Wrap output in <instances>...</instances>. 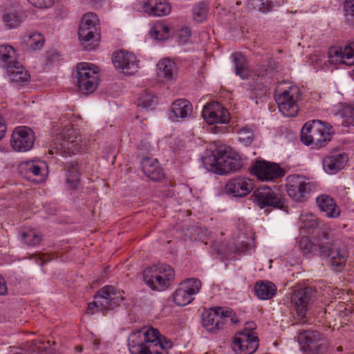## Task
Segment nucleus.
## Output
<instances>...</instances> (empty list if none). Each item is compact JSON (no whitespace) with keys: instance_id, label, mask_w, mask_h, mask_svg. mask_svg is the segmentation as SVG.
I'll use <instances>...</instances> for the list:
<instances>
[{"instance_id":"obj_38","label":"nucleus","mask_w":354,"mask_h":354,"mask_svg":"<svg viewBox=\"0 0 354 354\" xmlns=\"http://www.w3.org/2000/svg\"><path fill=\"white\" fill-rule=\"evenodd\" d=\"M3 21L8 29L15 28L19 26L21 19L15 11H6L3 15Z\"/></svg>"},{"instance_id":"obj_14","label":"nucleus","mask_w":354,"mask_h":354,"mask_svg":"<svg viewBox=\"0 0 354 354\" xmlns=\"http://www.w3.org/2000/svg\"><path fill=\"white\" fill-rule=\"evenodd\" d=\"M313 188V184L300 176H290L286 185L288 195L294 201L299 202L306 200Z\"/></svg>"},{"instance_id":"obj_43","label":"nucleus","mask_w":354,"mask_h":354,"mask_svg":"<svg viewBox=\"0 0 354 354\" xmlns=\"http://www.w3.org/2000/svg\"><path fill=\"white\" fill-rule=\"evenodd\" d=\"M239 139L245 145H250L254 138L253 130L249 127H244L239 132Z\"/></svg>"},{"instance_id":"obj_28","label":"nucleus","mask_w":354,"mask_h":354,"mask_svg":"<svg viewBox=\"0 0 354 354\" xmlns=\"http://www.w3.org/2000/svg\"><path fill=\"white\" fill-rule=\"evenodd\" d=\"M66 183L68 189H77L80 183V167L77 161H71L66 163Z\"/></svg>"},{"instance_id":"obj_46","label":"nucleus","mask_w":354,"mask_h":354,"mask_svg":"<svg viewBox=\"0 0 354 354\" xmlns=\"http://www.w3.org/2000/svg\"><path fill=\"white\" fill-rule=\"evenodd\" d=\"M85 24V26L98 27L99 19L96 14L93 12H88L83 15L80 25Z\"/></svg>"},{"instance_id":"obj_35","label":"nucleus","mask_w":354,"mask_h":354,"mask_svg":"<svg viewBox=\"0 0 354 354\" xmlns=\"http://www.w3.org/2000/svg\"><path fill=\"white\" fill-rule=\"evenodd\" d=\"M233 61L235 64L236 74L241 78H244L248 75L247 61L245 56L240 53L233 54Z\"/></svg>"},{"instance_id":"obj_34","label":"nucleus","mask_w":354,"mask_h":354,"mask_svg":"<svg viewBox=\"0 0 354 354\" xmlns=\"http://www.w3.org/2000/svg\"><path fill=\"white\" fill-rule=\"evenodd\" d=\"M44 41L43 35L38 32L29 33L23 37V41L32 50L41 49Z\"/></svg>"},{"instance_id":"obj_45","label":"nucleus","mask_w":354,"mask_h":354,"mask_svg":"<svg viewBox=\"0 0 354 354\" xmlns=\"http://www.w3.org/2000/svg\"><path fill=\"white\" fill-rule=\"evenodd\" d=\"M342 48L340 46H332L328 50V57L331 63L342 64Z\"/></svg>"},{"instance_id":"obj_56","label":"nucleus","mask_w":354,"mask_h":354,"mask_svg":"<svg viewBox=\"0 0 354 354\" xmlns=\"http://www.w3.org/2000/svg\"><path fill=\"white\" fill-rule=\"evenodd\" d=\"M6 131V125L3 121V118L0 115V140L4 136Z\"/></svg>"},{"instance_id":"obj_3","label":"nucleus","mask_w":354,"mask_h":354,"mask_svg":"<svg viewBox=\"0 0 354 354\" xmlns=\"http://www.w3.org/2000/svg\"><path fill=\"white\" fill-rule=\"evenodd\" d=\"M86 148V142L73 128L64 127L62 132L57 134L50 143L49 153L51 154L60 152L63 155L70 156L83 151Z\"/></svg>"},{"instance_id":"obj_48","label":"nucleus","mask_w":354,"mask_h":354,"mask_svg":"<svg viewBox=\"0 0 354 354\" xmlns=\"http://www.w3.org/2000/svg\"><path fill=\"white\" fill-rule=\"evenodd\" d=\"M346 21L354 26V0H346L344 2Z\"/></svg>"},{"instance_id":"obj_1","label":"nucleus","mask_w":354,"mask_h":354,"mask_svg":"<svg viewBox=\"0 0 354 354\" xmlns=\"http://www.w3.org/2000/svg\"><path fill=\"white\" fill-rule=\"evenodd\" d=\"M171 340L161 339L159 331L153 328H142L132 332L128 338V346L131 354H165L171 348Z\"/></svg>"},{"instance_id":"obj_57","label":"nucleus","mask_w":354,"mask_h":354,"mask_svg":"<svg viewBox=\"0 0 354 354\" xmlns=\"http://www.w3.org/2000/svg\"><path fill=\"white\" fill-rule=\"evenodd\" d=\"M94 346H95V348H97L98 345H100V340L99 339H95L93 342Z\"/></svg>"},{"instance_id":"obj_55","label":"nucleus","mask_w":354,"mask_h":354,"mask_svg":"<svg viewBox=\"0 0 354 354\" xmlns=\"http://www.w3.org/2000/svg\"><path fill=\"white\" fill-rule=\"evenodd\" d=\"M151 145L147 142H141L138 145V149L143 151V153H148L150 151Z\"/></svg>"},{"instance_id":"obj_20","label":"nucleus","mask_w":354,"mask_h":354,"mask_svg":"<svg viewBox=\"0 0 354 354\" xmlns=\"http://www.w3.org/2000/svg\"><path fill=\"white\" fill-rule=\"evenodd\" d=\"M253 189L252 180L245 177H237L230 180L225 185L227 194L235 197H243Z\"/></svg>"},{"instance_id":"obj_10","label":"nucleus","mask_w":354,"mask_h":354,"mask_svg":"<svg viewBox=\"0 0 354 354\" xmlns=\"http://www.w3.org/2000/svg\"><path fill=\"white\" fill-rule=\"evenodd\" d=\"M202 287L201 281L196 278L187 279L179 284L174 293V301L180 306L192 303L194 296L198 293Z\"/></svg>"},{"instance_id":"obj_18","label":"nucleus","mask_w":354,"mask_h":354,"mask_svg":"<svg viewBox=\"0 0 354 354\" xmlns=\"http://www.w3.org/2000/svg\"><path fill=\"white\" fill-rule=\"evenodd\" d=\"M313 294L312 288L306 287L297 290L291 297V301L294 304L299 320L302 323L306 322V313Z\"/></svg>"},{"instance_id":"obj_22","label":"nucleus","mask_w":354,"mask_h":354,"mask_svg":"<svg viewBox=\"0 0 354 354\" xmlns=\"http://www.w3.org/2000/svg\"><path fill=\"white\" fill-rule=\"evenodd\" d=\"M192 110L190 102L178 99L171 104L169 118L173 122H177L179 119L185 120L191 116Z\"/></svg>"},{"instance_id":"obj_24","label":"nucleus","mask_w":354,"mask_h":354,"mask_svg":"<svg viewBox=\"0 0 354 354\" xmlns=\"http://www.w3.org/2000/svg\"><path fill=\"white\" fill-rule=\"evenodd\" d=\"M348 158L345 153L333 154L323 159V168L326 173L335 174L344 168Z\"/></svg>"},{"instance_id":"obj_53","label":"nucleus","mask_w":354,"mask_h":354,"mask_svg":"<svg viewBox=\"0 0 354 354\" xmlns=\"http://www.w3.org/2000/svg\"><path fill=\"white\" fill-rule=\"evenodd\" d=\"M309 223H306L304 224V227L306 228H315L317 227V222L316 218L314 215L310 214L309 216Z\"/></svg>"},{"instance_id":"obj_23","label":"nucleus","mask_w":354,"mask_h":354,"mask_svg":"<svg viewBox=\"0 0 354 354\" xmlns=\"http://www.w3.org/2000/svg\"><path fill=\"white\" fill-rule=\"evenodd\" d=\"M46 165L44 162L29 160L23 162L19 165V169L24 174L26 177L30 179L32 177H39L38 179H33L34 181H41L44 178L42 171H44Z\"/></svg>"},{"instance_id":"obj_27","label":"nucleus","mask_w":354,"mask_h":354,"mask_svg":"<svg viewBox=\"0 0 354 354\" xmlns=\"http://www.w3.org/2000/svg\"><path fill=\"white\" fill-rule=\"evenodd\" d=\"M8 75L11 81L19 83H27L30 80V75L27 70L18 62L13 64L7 65L6 69Z\"/></svg>"},{"instance_id":"obj_5","label":"nucleus","mask_w":354,"mask_h":354,"mask_svg":"<svg viewBox=\"0 0 354 354\" xmlns=\"http://www.w3.org/2000/svg\"><path fill=\"white\" fill-rule=\"evenodd\" d=\"M301 140L311 148H320L330 140V133L320 120L306 122L301 131Z\"/></svg>"},{"instance_id":"obj_4","label":"nucleus","mask_w":354,"mask_h":354,"mask_svg":"<svg viewBox=\"0 0 354 354\" xmlns=\"http://www.w3.org/2000/svg\"><path fill=\"white\" fill-rule=\"evenodd\" d=\"M174 269L167 264L153 265L143 271L145 283L153 290L162 291L174 281Z\"/></svg>"},{"instance_id":"obj_58","label":"nucleus","mask_w":354,"mask_h":354,"mask_svg":"<svg viewBox=\"0 0 354 354\" xmlns=\"http://www.w3.org/2000/svg\"><path fill=\"white\" fill-rule=\"evenodd\" d=\"M267 71H268V70H266V71H265V72L259 71V75H266V74H267Z\"/></svg>"},{"instance_id":"obj_40","label":"nucleus","mask_w":354,"mask_h":354,"mask_svg":"<svg viewBox=\"0 0 354 354\" xmlns=\"http://www.w3.org/2000/svg\"><path fill=\"white\" fill-rule=\"evenodd\" d=\"M150 33L154 39L164 40L169 37V28L164 24H158L151 28Z\"/></svg>"},{"instance_id":"obj_60","label":"nucleus","mask_w":354,"mask_h":354,"mask_svg":"<svg viewBox=\"0 0 354 354\" xmlns=\"http://www.w3.org/2000/svg\"><path fill=\"white\" fill-rule=\"evenodd\" d=\"M247 250H248V244H245V249H244V250H245V251H246Z\"/></svg>"},{"instance_id":"obj_9","label":"nucleus","mask_w":354,"mask_h":354,"mask_svg":"<svg viewBox=\"0 0 354 354\" xmlns=\"http://www.w3.org/2000/svg\"><path fill=\"white\" fill-rule=\"evenodd\" d=\"M300 90L298 87H290L275 96V101L280 112L286 117L297 115L299 107L297 102L300 98Z\"/></svg>"},{"instance_id":"obj_41","label":"nucleus","mask_w":354,"mask_h":354,"mask_svg":"<svg viewBox=\"0 0 354 354\" xmlns=\"http://www.w3.org/2000/svg\"><path fill=\"white\" fill-rule=\"evenodd\" d=\"M157 104V97L154 95L148 93H145L140 95L138 101V106L145 109H151Z\"/></svg>"},{"instance_id":"obj_61","label":"nucleus","mask_w":354,"mask_h":354,"mask_svg":"<svg viewBox=\"0 0 354 354\" xmlns=\"http://www.w3.org/2000/svg\"><path fill=\"white\" fill-rule=\"evenodd\" d=\"M353 77H354V69L353 70Z\"/></svg>"},{"instance_id":"obj_2","label":"nucleus","mask_w":354,"mask_h":354,"mask_svg":"<svg viewBox=\"0 0 354 354\" xmlns=\"http://www.w3.org/2000/svg\"><path fill=\"white\" fill-rule=\"evenodd\" d=\"M203 161L207 169L221 175L236 171L243 166L241 159L232 156L231 149L226 145L216 147Z\"/></svg>"},{"instance_id":"obj_47","label":"nucleus","mask_w":354,"mask_h":354,"mask_svg":"<svg viewBox=\"0 0 354 354\" xmlns=\"http://www.w3.org/2000/svg\"><path fill=\"white\" fill-rule=\"evenodd\" d=\"M252 5L258 8L261 12H268L272 10L274 0H252Z\"/></svg>"},{"instance_id":"obj_21","label":"nucleus","mask_w":354,"mask_h":354,"mask_svg":"<svg viewBox=\"0 0 354 354\" xmlns=\"http://www.w3.org/2000/svg\"><path fill=\"white\" fill-rule=\"evenodd\" d=\"M223 308L216 307L211 312L203 314L202 322L203 326L209 331L216 332L223 328L225 324L223 321Z\"/></svg>"},{"instance_id":"obj_39","label":"nucleus","mask_w":354,"mask_h":354,"mask_svg":"<svg viewBox=\"0 0 354 354\" xmlns=\"http://www.w3.org/2000/svg\"><path fill=\"white\" fill-rule=\"evenodd\" d=\"M194 19L197 22L203 21L208 13L207 5L204 1H201L194 6L192 9Z\"/></svg>"},{"instance_id":"obj_17","label":"nucleus","mask_w":354,"mask_h":354,"mask_svg":"<svg viewBox=\"0 0 354 354\" xmlns=\"http://www.w3.org/2000/svg\"><path fill=\"white\" fill-rule=\"evenodd\" d=\"M250 172L262 181L272 180L283 176L282 171L278 165L265 160L256 161L250 168Z\"/></svg>"},{"instance_id":"obj_31","label":"nucleus","mask_w":354,"mask_h":354,"mask_svg":"<svg viewBox=\"0 0 354 354\" xmlns=\"http://www.w3.org/2000/svg\"><path fill=\"white\" fill-rule=\"evenodd\" d=\"M143 8L147 13L156 17L167 15L171 11L169 4L165 0L158 2L151 0L144 4Z\"/></svg>"},{"instance_id":"obj_49","label":"nucleus","mask_w":354,"mask_h":354,"mask_svg":"<svg viewBox=\"0 0 354 354\" xmlns=\"http://www.w3.org/2000/svg\"><path fill=\"white\" fill-rule=\"evenodd\" d=\"M223 311L225 313H223V316H222V317L223 321H224L225 324L227 322L228 319L233 324H237L239 322L236 315L233 312V310L231 308H223Z\"/></svg>"},{"instance_id":"obj_16","label":"nucleus","mask_w":354,"mask_h":354,"mask_svg":"<svg viewBox=\"0 0 354 354\" xmlns=\"http://www.w3.org/2000/svg\"><path fill=\"white\" fill-rule=\"evenodd\" d=\"M34 142V133L30 128L26 127L15 129L10 140L12 148L20 152L29 151L32 147Z\"/></svg>"},{"instance_id":"obj_33","label":"nucleus","mask_w":354,"mask_h":354,"mask_svg":"<svg viewBox=\"0 0 354 354\" xmlns=\"http://www.w3.org/2000/svg\"><path fill=\"white\" fill-rule=\"evenodd\" d=\"M16 61V53L10 45L0 46V65L7 69V65L13 64Z\"/></svg>"},{"instance_id":"obj_12","label":"nucleus","mask_w":354,"mask_h":354,"mask_svg":"<svg viewBox=\"0 0 354 354\" xmlns=\"http://www.w3.org/2000/svg\"><path fill=\"white\" fill-rule=\"evenodd\" d=\"M300 349L306 354H318L325 344L322 335L315 330H303L297 336Z\"/></svg>"},{"instance_id":"obj_15","label":"nucleus","mask_w":354,"mask_h":354,"mask_svg":"<svg viewBox=\"0 0 354 354\" xmlns=\"http://www.w3.org/2000/svg\"><path fill=\"white\" fill-rule=\"evenodd\" d=\"M202 115L209 124H227L230 120L228 111L217 102L205 105L203 109Z\"/></svg>"},{"instance_id":"obj_7","label":"nucleus","mask_w":354,"mask_h":354,"mask_svg":"<svg viewBox=\"0 0 354 354\" xmlns=\"http://www.w3.org/2000/svg\"><path fill=\"white\" fill-rule=\"evenodd\" d=\"M330 241V238L324 241L320 239L318 243L320 255L330 258L331 266L341 268L348 257L346 250L340 241L331 243Z\"/></svg>"},{"instance_id":"obj_36","label":"nucleus","mask_w":354,"mask_h":354,"mask_svg":"<svg viewBox=\"0 0 354 354\" xmlns=\"http://www.w3.org/2000/svg\"><path fill=\"white\" fill-rule=\"evenodd\" d=\"M339 114L344 120L342 125L350 128L354 127V104L344 105L339 110Z\"/></svg>"},{"instance_id":"obj_25","label":"nucleus","mask_w":354,"mask_h":354,"mask_svg":"<svg viewBox=\"0 0 354 354\" xmlns=\"http://www.w3.org/2000/svg\"><path fill=\"white\" fill-rule=\"evenodd\" d=\"M79 39L81 41L88 42L84 45L86 50H92L95 48L97 42L100 39V30L98 27H88L84 25H80L78 31Z\"/></svg>"},{"instance_id":"obj_29","label":"nucleus","mask_w":354,"mask_h":354,"mask_svg":"<svg viewBox=\"0 0 354 354\" xmlns=\"http://www.w3.org/2000/svg\"><path fill=\"white\" fill-rule=\"evenodd\" d=\"M317 203L319 209L326 213L330 218H336L339 215L340 210L334 200L328 196L322 195L317 198Z\"/></svg>"},{"instance_id":"obj_8","label":"nucleus","mask_w":354,"mask_h":354,"mask_svg":"<svg viewBox=\"0 0 354 354\" xmlns=\"http://www.w3.org/2000/svg\"><path fill=\"white\" fill-rule=\"evenodd\" d=\"M91 64L82 62L77 66V86L86 95L95 91L98 84L97 71Z\"/></svg>"},{"instance_id":"obj_32","label":"nucleus","mask_w":354,"mask_h":354,"mask_svg":"<svg viewBox=\"0 0 354 354\" xmlns=\"http://www.w3.org/2000/svg\"><path fill=\"white\" fill-rule=\"evenodd\" d=\"M255 294L261 299H270L277 292V286L270 281H258L254 286Z\"/></svg>"},{"instance_id":"obj_30","label":"nucleus","mask_w":354,"mask_h":354,"mask_svg":"<svg viewBox=\"0 0 354 354\" xmlns=\"http://www.w3.org/2000/svg\"><path fill=\"white\" fill-rule=\"evenodd\" d=\"M157 74L158 77L169 81L173 80L177 73L176 63L170 59L165 58L159 61L157 64Z\"/></svg>"},{"instance_id":"obj_26","label":"nucleus","mask_w":354,"mask_h":354,"mask_svg":"<svg viewBox=\"0 0 354 354\" xmlns=\"http://www.w3.org/2000/svg\"><path fill=\"white\" fill-rule=\"evenodd\" d=\"M142 169L151 180L158 181L164 176L162 169L156 159L145 157L141 160Z\"/></svg>"},{"instance_id":"obj_59","label":"nucleus","mask_w":354,"mask_h":354,"mask_svg":"<svg viewBox=\"0 0 354 354\" xmlns=\"http://www.w3.org/2000/svg\"><path fill=\"white\" fill-rule=\"evenodd\" d=\"M300 220H301V221L302 223H305V221H306V220H305V218H304V216H301V217L300 218Z\"/></svg>"},{"instance_id":"obj_37","label":"nucleus","mask_w":354,"mask_h":354,"mask_svg":"<svg viewBox=\"0 0 354 354\" xmlns=\"http://www.w3.org/2000/svg\"><path fill=\"white\" fill-rule=\"evenodd\" d=\"M320 239H322L324 241L329 240V235L326 233H323L316 244L313 243L308 238L303 237L299 241V248L305 254L312 253L317 250Z\"/></svg>"},{"instance_id":"obj_54","label":"nucleus","mask_w":354,"mask_h":354,"mask_svg":"<svg viewBox=\"0 0 354 354\" xmlns=\"http://www.w3.org/2000/svg\"><path fill=\"white\" fill-rule=\"evenodd\" d=\"M8 288L4 279L0 275V295H4Z\"/></svg>"},{"instance_id":"obj_11","label":"nucleus","mask_w":354,"mask_h":354,"mask_svg":"<svg viewBox=\"0 0 354 354\" xmlns=\"http://www.w3.org/2000/svg\"><path fill=\"white\" fill-rule=\"evenodd\" d=\"M251 198L261 209L266 207L282 209L285 203V200L281 194L274 192L267 186L261 187L254 190Z\"/></svg>"},{"instance_id":"obj_42","label":"nucleus","mask_w":354,"mask_h":354,"mask_svg":"<svg viewBox=\"0 0 354 354\" xmlns=\"http://www.w3.org/2000/svg\"><path fill=\"white\" fill-rule=\"evenodd\" d=\"M342 64L347 66L354 65V41L342 48Z\"/></svg>"},{"instance_id":"obj_6","label":"nucleus","mask_w":354,"mask_h":354,"mask_svg":"<svg viewBox=\"0 0 354 354\" xmlns=\"http://www.w3.org/2000/svg\"><path fill=\"white\" fill-rule=\"evenodd\" d=\"M254 322H247L244 330L234 337L232 347L236 354H252L259 346V338L253 332Z\"/></svg>"},{"instance_id":"obj_50","label":"nucleus","mask_w":354,"mask_h":354,"mask_svg":"<svg viewBox=\"0 0 354 354\" xmlns=\"http://www.w3.org/2000/svg\"><path fill=\"white\" fill-rule=\"evenodd\" d=\"M28 1L35 8L40 9L50 8L55 0H28Z\"/></svg>"},{"instance_id":"obj_51","label":"nucleus","mask_w":354,"mask_h":354,"mask_svg":"<svg viewBox=\"0 0 354 354\" xmlns=\"http://www.w3.org/2000/svg\"><path fill=\"white\" fill-rule=\"evenodd\" d=\"M101 310V306L97 302V298L95 296V300L88 304L87 313L93 315L95 313Z\"/></svg>"},{"instance_id":"obj_19","label":"nucleus","mask_w":354,"mask_h":354,"mask_svg":"<svg viewBox=\"0 0 354 354\" xmlns=\"http://www.w3.org/2000/svg\"><path fill=\"white\" fill-rule=\"evenodd\" d=\"M112 59L115 67L125 74L131 75L138 68L137 60L133 53L120 50L113 53Z\"/></svg>"},{"instance_id":"obj_13","label":"nucleus","mask_w":354,"mask_h":354,"mask_svg":"<svg viewBox=\"0 0 354 354\" xmlns=\"http://www.w3.org/2000/svg\"><path fill=\"white\" fill-rule=\"evenodd\" d=\"M123 293L112 286H106L100 289L96 297L101 306V311L113 310L119 306L124 298Z\"/></svg>"},{"instance_id":"obj_44","label":"nucleus","mask_w":354,"mask_h":354,"mask_svg":"<svg viewBox=\"0 0 354 354\" xmlns=\"http://www.w3.org/2000/svg\"><path fill=\"white\" fill-rule=\"evenodd\" d=\"M22 240L28 245H35L40 243L41 237L34 231L29 230L22 233Z\"/></svg>"},{"instance_id":"obj_52","label":"nucleus","mask_w":354,"mask_h":354,"mask_svg":"<svg viewBox=\"0 0 354 354\" xmlns=\"http://www.w3.org/2000/svg\"><path fill=\"white\" fill-rule=\"evenodd\" d=\"M191 35V31L188 27L181 28L178 32V37L180 39L186 41Z\"/></svg>"}]
</instances>
